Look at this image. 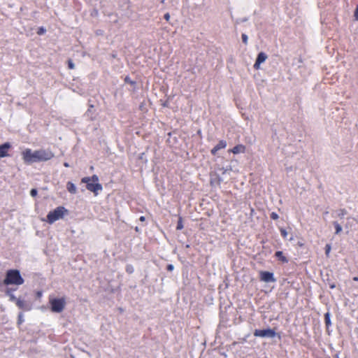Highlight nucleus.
Listing matches in <instances>:
<instances>
[{"label": "nucleus", "mask_w": 358, "mask_h": 358, "mask_svg": "<svg viewBox=\"0 0 358 358\" xmlns=\"http://www.w3.org/2000/svg\"><path fill=\"white\" fill-rule=\"evenodd\" d=\"M38 159L40 162H46L54 157V153L49 149L37 150Z\"/></svg>", "instance_id": "nucleus-6"}, {"label": "nucleus", "mask_w": 358, "mask_h": 358, "mask_svg": "<svg viewBox=\"0 0 358 358\" xmlns=\"http://www.w3.org/2000/svg\"><path fill=\"white\" fill-rule=\"evenodd\" d=\"M24 315H23L22 313H20L18 315V318H17V324L20 325V324H22L24 322Z\"/></svg>", "instance_id": "nucleus-22"}, {"label": "nucleus", "mask_w": 358, "mask_h": 358, "mask_svg": "<svg viewBox=\"0 0 358 358\" xmlns=\"http://www.w3.org/2000/svg\"><path fill=\"white\" fill-rule=\"evenodd\" d=\"M125 81H126L127 83H130L131 84H133V83H134V82H132V81H131V80H129V77H126V78H125Z\"/></svg>", "instance_id": "nucleus-33"}, {"label": "nucleus", "mask_w": 358, "mask_h": 358, "mask_svg": "<svg viewBox=\"0 0 358 358\" xmlns=\"http://www.w3.org/2000/svg\"><path fill=\"white\" fill-rule=\"evenodd\" d=\"M24 162L28 164L38 162L37 150L32 151L30 148L25 149L22 153Z\"/></svg>", "instance_id": "nucleus-4"}, {"label": "nucleus", "mask_w": 358, "mask_h": 358, "mask_svg": "<svg viewBox=\"0 0 358 358\" xmlns=\"http://www.w3.org/2000/svg\"><path fill=\"white\" fill-rule=\"evenodd\" d=\"M174 269V266L173 264L167 265V270L169 271H172Z\"/></svg>", "instance_id": "nucleus-30"}, {"label": "nucleus", "mask_w": 358, "mask_h": 358, "mask_svg": "<svg viewBox=\"0 0 358 358\" xmlns=\"http://www.w3.org/2000/svg\"><path fill=\"white\" fill-rule=\"evenodd\" d=\"M183 227H184V226H183V223H182V218L181 217H179V219H178V221L177 223V226H176V229L181 230L183 229Z\"/></svg>", "instance_id": "nucleus-20"}, {"label": "nucleus", "mask_w": 358, "mask_h": 358, "mask_svg": "<svg viewBox=\"0 0 358 358\" xmlns=\"http://www.w3.org/2000/svg\"><path fill=\"white\" fill-rule=\"evenodd\" d=\"M357 242H358V241H357Z\"/></svg>", "instance_id": "nucleus-42"}, {"label": "nucleus", "mask_w": 358, "mask_h": 358, "mask_svg": "<svg viewBox=\"0 0 358 358\" xmlns=\"http://www.w3.org/2000/svg\"><path fill=\"white\" fill-rule=\"evenodd\" d=\"M275 256L283 263H287L289 261L288 259L283 255L282 251L275 252Z\"/></svg>", "instance_id": "nucleus-15"}, {"label": "nucleus", "mask_w": 358, "mask_h": 358, "mask_svg": "<svg viewBox=\"0 0 358 358\" xmlns=\"http://www.w3.org/2000/svg\"><path fill=\"white\" fill-rule=\"evenodd\" d=\"M331 249V245L329 244H327L325 246V254L327 256H329Z\"/></svg>", "instance_id": "nucleus-23"}, {"label": "nucleus", "mask_w": 358, "mask_h": 358, "mask_svg": "<svg viewBox=\"0 0 358 358\" xmlns=\"http://www.w3.org/2000/svg\"><path fill=\"white\" fill-rule=\"evenodd\" d=\"M38 191L36 189H31L30 191V195L33 197L37 195Z\"/></svg>", "instance_id": "nucleus-28"}, {"label": "nucleus", "mask_w": 358, "mask_h": 358, "mask_svg": "<svg viewBox=\"0 0 358 358\" xmlns=\"http://www.w3.org/2000/svg\"><path fill=\"white\" fill-rule=\"evenodd\" d=\"M354 17L355 19L358 21V6L356 7V9L355 10Z\"/></svg>", "instance_id": "nucleus-29"}, {"label": "nucleus", "mask_w": 358, "mask_h": 358, "mask_svg": "<svg viewBox=\"0 0 358 358\" xmlns=\"http://www.w3.org/2000/svg\"><path fill=\"white\" fill-rule=\"evenodd\" d=\"M266 59H267V55L264 52H259L257 55L256 62L254 64V68L255 69H259L260 67V64L264 62L266 60Z\"/></svg>", "instance_id": "nucleus-9"}, {"label": "nucleus", "mask_w": 358, "mask_h": 358, "mask_svg": "<svg viewBox=\"0 0 358 358\" xmlns=\"http://www.w3.org/2000/svg\"><path fill=\"white\" fill-rule=\"evenodd\" d=\"M51 310L55 313H61L65 306V300L64 298L53 299L50 301Z\"/></svg>", "instance_id": "nucleus-5"}, {"label": "nucleus", "mask_w": 358, "mask_h": 358, "mask_svg": "<svg viewBox=\"0 0 358 358\" xmlns=\"http://www.w3.org/2000/svg\"><path fill=\"white\" fill-rule=\"evenodd\" d=\"M64 166L65 167H69V163L65 162V163L64 164Z\"/></svg>", "instance_id": "nucleus-36"}, {"label": "nucleus", "mask_w": 358, "mask_h": 358, "mask_svg": "<svg viewBox=\"0 0 358 358\" xmlns=\"http://www.w3.org/2000/svg\"><path fill=\"white\" fill-rule=\"evenodd\" d=\"M245 151V147L241 144L236 145L231 150V152L235 155L239 153H244Z\"/></svg>", "instance_id": "nucleus-13"}, {"label": "nucleus", "mask_w": 358, "mask_h": 358, "mask_svg": "<svg viewBox=\"0 0 358 358\" xmlns=\"http://www.w3.org/2000/svg\"><path fill=\"white\" fill-rule=\"evenodd\" d=\"M227 146V142L224 140H221L219 143L211 150V154L215 155L217 152L221 149L225 148Z\"/></svg>", "instance_id": "nucleus-10"}, {"label": "nucleus", "mask_w": 358, "mask_h": 358, "mask_svg": "<svg viewBox=\"0 0 358 358\" xmlns=\"http://www.w3.org/2000/svg\"><path fill=\"white\" fill-rule=\"evenodd\" d=\"M126 271L129 273V274H131L134 273V268L132 265L131 264H127L126 266V268H125Z\"/></svg>", "instance_id": "nucleus-21"}, {"label": "nucleus", "mask_w": 358, "mask_h": 358, "mask_svg": "<svg viewBox=\"0 0 358 358\" xmlns=\"http://www.w3.org/2000/svg\"><path fill=\"white\" fill-rule=\"evenodd\" d=\"M141 222L144 221L145 220V217L144 216H141L139 219Z\"/></svg>", "instance_id": "nucleus-35"}, {"label": "nucleus", "mask_w": 358, "mask_h": 358, "mask_svg": "<svg viewBox=\"0 0 358 358\" xmlns=\"http://www.w3.org/2000/svg\"><path fill=\"white\" fill-rule=\"evenodd\" d=\"M161 2H162V3H164V0H162V1H161Z\"/></svg>", "instance_id": "nucleus-40"}, {"label": "nucleus", "mask_w": 358, "mask_h": 358, "mask_svg": "<svg viewBox=\"0 0 358 358\" xmlns=\"http://www.w3.org/2000/svg\"><path fill=\"white\" fill-rule=\"evenodd\" d=\"M99 178L96 175H93L92 177L83 178L81 182L86 183L87 189L97 195L99 191H101L103 187L102 185L98 182Z\"/></svg>", "instance_id": "nucleus-2"}, {"label": "nucleus", "mask_w": 358, "mask_h": 358, "mask_svg": "<svg viewBox=\"0 0 358 358\" xmlns=\"http://www.w3.org/2000/svg\"><path fill=\"white\" fill-rule=\"evenodd\" d=\"M11 147L9 143H5L0 145V157H5L8 156V151Z\"/></svg>", "instance_id": "nucleus-12"}, {"label": "nucleus", "mask_w": 358, "mask_h": 358, "mask_svg": "<svg viewBox=\"0 0 358 358\" xmlns=\"http://www.w3.org/2000/svg\"><path fill=\"white\" fill-rule=\"evenodd\" d=\"M66 189L71 194H76L77 188L72 182H68L66 184Z\"/></svg>", "instance_id": "nucleus-16"}, {"label": "nucleus", "mask_w": 358, "mask_h": 358, "mask_svg": "<svg viewBox=\"0 0 358 358\" xmlns=\"http://www.w3.org/2000/svg\"><path fill=\"white\" fill-rule=\"evenodd\" d=\"M253 334L256 337L274 338L276 332L273 329L268 328L266 329H255Z\"/></svg>", "instance_id": "nucleus-7"}, {"label": "nucleus", "mask_w": 358, "mask_h": 358, "mask_svg": "<svg viewBox=\"0 0 358 358\" xmlns=\"http://www.w3.org/2000/svg\"><path fill=\"white\" fill-rule=\"evenodd\" d=\"M23 283L24 279L22 278L20 273L18 270L12 269L7 271L6 278L3 280L4 285H21Z\"/></svg>", "instance_id": "nucleus-1"}, {"label": "nucleus", "mask_w": 358, "mask_h": 358, "mask_svg": "<svg viewBox=\"0 0 358 358\" xmlns=\"http://www.w3.org/2000/svg\"><path fill=\"white\" fill-rule=\"evenodd\" d=\"M349 226H350V223H349V222H348V223L345 224V228H347V229H348V228H349Z\"/></svg>", "instance_id": "nucleus-37"}, {"label": "nucleus", "mask_w": 358, "mask_h": 358, "mask_svg": "<svg viewBox=\"0 0 358 358\" xmlns=\"http://www.w3.org/2000/svg\"><path fill=\"white\" fill-rule=\"evenodd\" d=\"M333 225L335 227V234H339L343 230L341 225L337 221L333 222Z\"/></svg>", "instance_id": "nucleus-17"}, {"label": "nucleus", "mask_w": 358, "mask_h": 358, "mask_svg": "<svg viewBox=\"0 0 358 358\" xmlns=\"http://www.w3.org/2000/svg\"><path fill=\"white\" fill-rule=\"evenodd\" d=\"M16 305L19 308L23 310L29 311L31 310V305L24 300H17Z\"/></svg>", "instance_id": "nucleus-11"}, {"label": "nucleus", "mask_w": 358, "mask_h": 358, "mask_svg": "<svg viewBox=\"0 0 358 358\" xmlns=\"http://www.w3.org/2000/svg\"><path fill=\"white\" fill-rule=\"evenodd\" d=\"M45 29L43 27H41L38 31V34H42L45 33Z\"/></svg>", "instance_id": "nucleus-32"}, {"label": "nucleus", "mask_w": 358, "mask_h": 358, "mask_svg": "<svg viewBox=\"0 0 358 358\" xmlns=\"http://www.w3.org/2000/svg\"><path fill=\"white\" fill-rule=\"evenodd\" d=\"M329 287H330L331 289H334V288L336 287V285H335V284H334V283H333V284H331V285H329Z\"/></svg>", "instance_id": "nucleus-34"}, {"label": "nucleus", "mask_w": 358, "mask_h": 358, "mask_svg": "<svg viewBox=\"0 0 358 358\" xmlns=\"http://www.w3.org/2000/svg\"><path fill=\"white\" fill-rule=\"evenodd\" d=\"M347 210L345 209H340L335 212L336 216L343 219L345 215H347Z\"/></svg>", "instance_id": "nucleus-18"}, {"label": "nucleus", "mask_w": 358, "mask_h": 358, "mask_svg": "<svg viewBox=\"0 0 358 358\" xmlns=\"http://www.w3.org/2000/svg\"><path fill=\"white\" fill-rule=\"evenodd\" d=\"M89 113H90V110L89 109L87 112V113L88 114Z\"/></svg>", "instance_id": "nucleus-39"}, {"label": "nucleus", "mask_w": 358, "mask_h": 358, "mask_svg": "<svg viewBox=\"0 0 358 358\" xmlns=\"http://www.w3.org/2000/svg\"><path fill=\"white\" fill-rule=\"evenodd\" d=\"M280 234H281V236H282L283 238H287V231H286L285 229L281 228V229H280Z\"/></svg>", "instance_id": "nucleus-24"}, {"label": "nucleus", "mask_w": 358, "mask_h": 358, "mask_svg": "<svg viewBox=\"0 0 358 358\" xmlns=\"http://www.w3.org/2000/svg\"><path fill=\"white\" fill-rule=\"evenodd\" d=\"M270 217H271V218L272 220H278V217H279L278 215L275 212H272V213H271Z\"/></svg>", "instance_id": "nucleus-25"}, {"label": "nucleus", "mask_w": 358, "mask_h": 358, "mask_svg": "<svg viewBox=\"0 0 358 358\" xmlns=\"http://www.w3.org/2000/svg\"><path fill=\"white\" fill-rule=\"evenodd\" d=\"M354 280H358V278L357 277H355L354 278Z\"/></svg>", "instance_id": "nucleus-38"}, {"label": "nucleus", "mask_w": 358, "mask_h": 358, "mask_svg": "<svg viewBox=\"0 0 358 358\" xmlns=\"http://www.w3.org/2000/svg\"><path fill=\"white\" fill-rule=\"evenodd\" d=\"M13 289H7L6 294L8 296H9V300L12 302H15V304L17 303V301L20 299H17L15 296L13 294Z\"/></svg>", "instance_id": "nucleus-14"}, {"label": "nucleus", "mask_w": 358, "mask_h": 358, "mask_svg": "<svg viewBox=\"0 0 358 358\" xmlns=\"http://www.w3.org/2000/svg\"><path fill=\"white\" fill-rule=\"evenodd\" d=\"M68 66L70 69H73L75 68V65H74L73 62H72V60L69 59L68 61Z\"/></svg>", "instance_id": "nucleus-27"}, {"label": "nucleus", "mask_w": 358, "mask_h": 358, "mask_svg": "<svg viewBox=\"0 0 358 358\" xmlns=\"http://www.w3.org/2000/svg\"><path fill=\"white\" fill-rule=\"evenodd\" d=\"M324 322L327 327H329L331 324L330 313L329 312L324 314Z\"/></svg>", "instance_id": "nucleus-19"}, {"label": "nucleus", "mask_w": 358, "mask_h": 358, "mask_svg": "<svg viewBox=\"0 0 358 358\" xmlns=\"http://www.w3.org/2000/svg\"><path fill=\"white\" fill-rule=\"evenodd\" d=\"M164 19L166 20V21H169V19H170V14L169 13H166L164 16Z\"/></svg>", "instance_id": "nucleus-31"}, {"label": "nucleus", "mask_w": 358, "mask_h": 358, "mask_svg": "<svg viewBox=\"0 0 358 358\" xmlns=\"http://www.w3.org/2000/svg\"><path fill=\"white\" fill-rule=\"evenodd\" d=\"M324 214H325V215H327V214H328V211H326V212L324 213Z\"/></svg>", "instance_id": "nucleus-41"}, {"label": "nucleus", "mask_w": 358, "mask_h": 358, "mask_svg": "<svg viewBox=\"0 0 358 358\" xmlns=\"http://www.w3.org/2000/svg\"><path fill=\"white\" fill-rule=\"evenodd\" d=\"M242 41L245 44L248 43V37L245 34H243L242 36Z\"/></svg>", "instance_id": "nucleus-26"}, {"label": "nucleus", "mask_w": 358, "mask_h": 358, "mask_svg": "<svg viewBox=\"0 0 358 358\" xmlns=\"http://www.w3.org/2000/svg\"><path fill=\"white\" fill-rule=\"evenodd\" d=\"M260 280L265 282H274L276 281L273 273L269 271H261Z\"/></svg>", "instance_id": "nucleus-8"}, {"label": "nucleus", "mask_w": 358, "mask_h": 358, "mask_svg": "<svg viewBox=\"0 0 358 358\" xmlns=\"http://www.w3.org/2000/svg\"><path fill=\"white\" fill-rule=\"evenodd\" d=\"M67 212V210L63 206L57 207L54 210L50 211L47 215V222L49 224H52L57 220L62 219L64 213Z\"/></svg>", "instance_id": "nucleus-3"}]
</instances>
